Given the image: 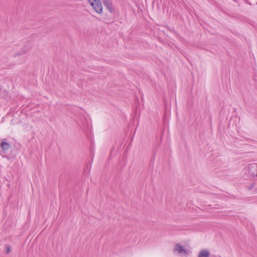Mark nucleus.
I'll list each match as a JSON object with an SVG mask.
<instances>
[{
  "instance_id": "0eeeda50",
  "label": "nucleus",
  "mask_w": 257,
  "mask_h": 257,
  "mask_svg": "<svg viewBox=\"0 0 257 257\" xmlns=\"http://www.w3.org/2000/svg\"><path fill=\"white\" fill-rule=\"evenodd\" d=\"M254 183L251 184L249 187V189H250V190L252 189L254 187Z\"/></svg>"
},
{
  "instance_id": "7ed1b4c3",
  "label": "nucleus",
  "mask_w": 257,
  "mask_h": 257,
  "mask_svg": "<svg viewBox=\"0 0 257 257\" xmlns=\"http://www.w3.org/2000/svg\"><path fill=\"white\" fill-rule=\"evenodd\" d=\"M209 251L207 249H202L200 251L198 257H209Z\"/></svg>"
},
{
  "instance_id": "423d86ee",
  "label": "nucleus",
  "mask_w": 257,
  "mask_h": 257,
  "mask_svg": "<svg viewBox=\"0 0 257 257\" xmlns=\"http://www.w3.org/2000/svg\"><path fill=\"white\" fill-rule=\"evenodd\" d=\"M89 3L93 8V9L96 11V0H88Z\"/></svg>"
},
{
  "instance_id": "39448f33",
  "label": "nucleus",
  "mask_w": 257,
  "mask_h": 257,
  "mask_svg": "<svg viewBox=\"0 0 257 257\" xmlns=\"http://www.w3.org/2000/svg\"><path fill=\"white\" fill-rule=\"evenodd\" d=\"M102 13V6L100 0H97V14Z\"/></svg>"
},
{
  "instance_id": "f03ea898",
  "label": "nucleus",
  "mask_w": 257,
  "mask_h": 257,
  "mask_svg": "<svg viewBox=\"0 0 257 257\" xmlns=\"http://www.w3.org/2000/svg\"><path fill=\"white\" fill-rule=\"evenodd\" d=\"M174 250L177 251L179 253H183L184 254H188V253L184 248V246L180 245V244H176Z\"/></svg>"
},
{
  "instance_id": "20e7f679",
  "label": "nucleus",
  "mask_w": 257,
  "mask_h": 257,
  "mask_svg": "<svg viewBox=\"0 0 257 257\" xmlns=\"http://www.w3.org/2000/svg\"><path fill=\"white\" fill-rule=\"evenodd\" d=\"M1 147L4 151H7L11 146L9 143L6 142H2L1 144Z\"/></svg>"
},
{
  "instance_id": "6e6552de",
  "label": "nucleus",
  "mask_w": 257,
  "mask_h": 257,
  "mask_svg": "<svg viewBox=\"0 0 257 257\" xmlns=\"http://www.w3.org/2000/svg\"><path fill=\"white\" fill-rule=\"evenodd\" d=\"M91 141L92 145H94V140L93 141Z\"/></svg>"
},
{
  "instance_id": "1a4fd4ad",
  "label": "nucleus",
  "mask_w": 257,
  "mask_h": 257,
  "mask_svg": "<svg viewBox=\"0 0 257 257\" xmlns=\"http://www.w3.org/2000/svg\"><path fill=\"white\" fill-rule=\"evenodd\" d=\"M10 251V249L8 248L7 249V252H9Z\"/></svg>"
},
{
  "instance_id": "f257e3e1",
  "label": "nucleus",
  "mask_w": 257,
  "mask_h": 257,
  "mask_svg": "<svg viewBox=\"0 0 257 257\" xmlns=\"http://www.w3.org/2000/svg\"><path fill=\"white\" fill-rule=\"evenodd\" d=\"M103 5L111 13L114 12L112 2L110 0H101Z\"/></svg>"
}]
</instances>
